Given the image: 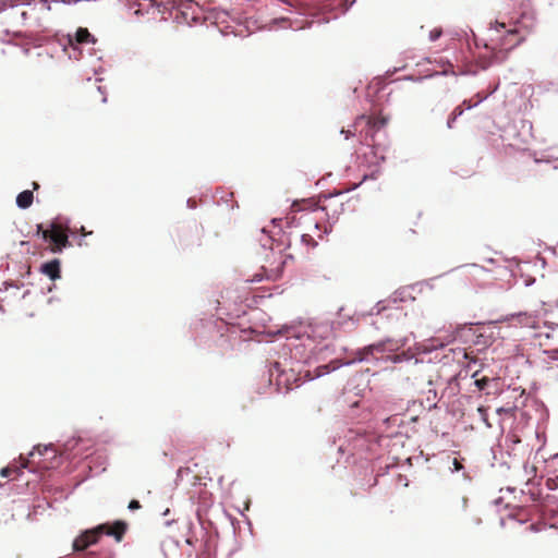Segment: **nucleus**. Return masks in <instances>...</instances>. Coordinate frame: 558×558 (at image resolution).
Returning <instances> with one entry per match:
<instances>
[{"mask_svg":"<svg viewBox=\"0 0 558 558\" xmlns=\"http://www.w3.org/2000/svg\"><path fill=\"white\" fill-rule=\"evenodd\" d=\"M126 530L128 523L120 520L113 522L112 524H99L94 529L86 530L81 533L73 542V550H85L90 545L96 544L104 534L112 536L118 543H120L123 539Z\"/></svg>","mask_w":558,"mask_h":558,"instance_id":"1","label":"nucleus"},{"mask_svg":"<svg viewBox=\"0 0 558 558\" xmlns=\"http://www.w3.org/2000/svg\"><path fill=\"white\" fill-rule=\"evenodd\" d=\"M388 120V117L383 114H362L355 119L353 123V132L351 130H342L341 133L345 134V138H349L351 135L359 133L361 143L369 146L373 150H375L377 149V145L375 144L374 140L375 134L387 125Z\"/></svg>","mask_w":558,"mask_h":558,"instance_id":"2","label":"nucleus"},{"mask_svg":"<svg viewBox=\"0 0 558 558\" xmlns=\"http://www.w3.org/2000/svg\"><path fill=\"white\" fill-rule=\"evenodd\" d=\"M460 375L459 365L454 363H444L436 369V377L429 378L428 384L435 386L445 385V391L449 396H456L460 391L458 377Z\"/></svg>","mask_w":558,"mask_h":558,"instance_id":"3","label":"nucleus"},{"mask_svg":"<svg viewBox=\"0 0 558 558\" xmlns=\"http://www.w3.org/2000/svg\"><path fill=\"white\" fill-rule=\"evenodd\" d=\"M401 348V344L393 339H386L376 343L369 344L357 351L360 361L385 360L389 353L397 352Z\"/></svg>","mask_w":558,"mask_h":558,"instance_id":"4","label":"nucleus"},{"mask_svg":"<svg viewBox=\"0 0 558 558\" xmlns=\"http://www.w3.org/2000/svg\"><path fill=\"white\" fill-rule=\"evenodd\" d=\"M43 239L49 242L48 248L53 254L61 253L63 248L71 245L68 228L58 222H51L47 230H43Z\"/></svg>","mask_w":558,"mask_h":558,"instance_id":"5","label":"nucleus"},{"mask_svg":"<svg viewBox=\"0 0 558 558\" xmlns=\"http://www.w3.org/2000/svg\"><path fill=\"white\" fill-rule=\"evenodd\" d=\"M470 333L474 335L472 326L464 325L457 328L456 331L448 333L444 339H430L428 343L422 344L421 348L423 352H429L432 350L444 348L445 345L456 341L459 338H468Z\"/></svg>","mask_w":558,"mask_h":558,"instance_id":"6","label":"nucleus"},{"mask_svg":"<svg viewBox=\"0 0 558 558\" xmlns=\"http://www.w3.org/2000/svg\"><path fill=\"white\" fill-rule=\"evenodd\" d=\"M496 28L506 29L507 36L504 39L501 46L509 50L520 45L524 37L521 35V31L518 27L519 21H510L509 23L496 21Z\"/></svg>","mask_w":558,"mask_h":558,"instance_id":"7","label":"nucleus"},{"mask_svg":"<svg viewBox=\"0 0 558 558\" xmlns=\"http://www.w3.org/2000/svg\"><path fill=\"white\" fill-rule=\"evenodd\" d=\"M342 193L324 195L319 198L318 207L330 218H337L343 213V202L339 199Z\"/></svg>","mask_w":558,"mask_h":558,"instance_id":"8","label":"nucleus"},{"mask_svg":"<svg viewBox=\"0 0 558 558\" xmlns=\"http://www.w3.org/2000/svg\"><path fill=\"white\" fill-rule=\"evenodd\" d=\"M486 97H487V95H483V94L478 93L471 99L464 100L462 102V105L456 107L454 110L452 111L451 116L448 119V122H447L448 128L451 129L453 126V122L456 121V119L463 113V111H464L463 107H466V109H471V108L477 106L478 104H481Z\"/></svg>","mask_w":558,"mask_h":558,"instance_id":"9","label":"nucleus"},{"mask_svg":"<svg viewBox=\"0 0 558 558\" xmlns=\"http://www.w3.org/2000/svg\"><path fill=\"white\" fill-rule=\"evenodd\" d=\"M510 322L512 326H520L533 329L538 328L541 324L539 317L537 315L530 313H519L512 315Z\"/></svg>","mask_w":558,"mask_h":558,"instance_id":"10","label":"nucleus"},{"mask_svg":"<svg viewBox=\"0 0 558 558\" xmlns=\"http://www.w3.org/2000/svg\"><path fill=\"white\" fill-rule=\"evenodd\" d=\"M40 271L53 281L59 279L61 277L60 260L54 258L48 263L43 264Z\"/></svg>","mask_w":558,"mask_h":558,"instance_id":"11","label":"nucleus"},{"mask_svg":"<svg viewBox=\"0 0 558 558\" xmlns=\"http://www.w3.org/2000/svg\"><path fill=\"white\" fill-rule=\"evenodd\" d=\"M280 277V272L274 269H266L262 267L260 271L256 272L251 279H246L247 282H260L264 279L277 280Z\"/></svg>","mask_w":558,"mask_h":558,"instance_id":"12","label":"nucleus"},{"mask_svg":"<svg viewBox=\"0 0 558 558\" xmlns=\"http://www.w3.org/2000/svg\"><path fill=\"white\" fill-rule=\"evenodd\" d=\"M323 239V233L320 232V226L316 222L314 225V232L313 233H304L302 234V242L305 243L308 247L314 248L317 245V241L315 239Z\"/></svg>","mask_w":558,"mask_h":558,"instance_id":"13","label":"nucleus"},{"mask_svg":"<svg viewBox=\"0 0 558 558\" xmlns=\"http://www.w3.org/2000/svg\"><path fill=\"white\" fill-rule=\"evenodd\" d=\"M33 192L29 190H25L17 195L16 205L22 209H26L33 204Z\"/></svg>","mask_w":558,"mask_h":558,"instance_id":"14","label":"nucleus"},{"mask_svg":"<svg viewBox=\"0 0 558 558\" xmlns=\"http://www.w3.org/2000/svg\"><path fill=\"white\" fill-rule=\"evenodd\" d=\"M75 40L78 44L95 43L94 37L87 28L80 27L75 33Z\"/></svg>","mask_w":558,"mask_h":558,"instance_id":"15","label":"nucleus"},{"mask_svg":"<svg viewBox=\"0 0 558 558\" xmlns=\"http://www.w3.org/2000/svg\"><path fill=\"white\" fill-rule=\"evenodd\" d=\"M413 359V355H411L409 352H401V353H389L386 355V361H391L392 363H401L404 361H410Z\"/></svg>","mask_w":558,"mask_h":558,"instance_id":"16","label":"nucleus"},{"mask_svg":"<svg viewBox=\"0 0 558 558\" xmlns=\"http://www.w3.org/2000/svg\"><path fill=\"white\" fill-rule=\"evenodd\" d=\"M469 506V498L466 496H461L457 499L456 505L453 506V511L456 512H465Z\"/></svg>","mask_w":558,"mask_h":558,"instance_id":"17","label":"nucleus"},{"mask_svg":"<svg viewBox=\"0 0 558 558\" xmlns=\"http://www.w3.org/2000/svg\"><path fill=\"white\" fill-rule=\"evenodd\" d=\"M556 335H558V327L557 328H551L550 332H538L536 333V337L541 338L543 336H545L546 338H554Z\"/></svg>","mask_w":558,"mask_h":558,"instance_id":"18","label":"nucleus"},{"mask_svg":"<svg viewBox=\"0 0 558 558\" xmlns=\"http://www.w3.org/2000/svg\"><path fill=\"white\" fill-rule=\"evenodd\" d=\"M489 383V379L487 377H483L481 379L475 380V385L480 390H483Z\"/></svg>","mask_w":558,"mask_h":558,"instance_id":"19","label":"nucleus"},{"mask_svg":"<svg viewBox=\"0 0 558 558\" xmlns=\"http://www.w3.org/2000/svg\"><path fill=\"white\" fill-rule=\"evenodd\" d=\"M13 472H19V469H13V468H11V466H7V468H3V469L1 470V472H0V473H1V476H3V477H8V476H10Z\"/></svg>","mask_w":558,"mask_h":558,"instance_id":"20","label":"nucleus"},{"mask_svg":"<svg viewBox=\"0 0 558 558\" xmlns=\"http://www.w3.org/2000/svg\"><path fill=\"white\" fill-rule=\"evenodd\" d=\"M477 411L480 412V414H481V416H482L483 421L486 423V425H487V426H490V424H489V423H488V421H487V410H486L484 407H480V408L477 409Z\"/></svg>","mask_w":558,"mask_h":558,"instance_id":"21","label":"nucleus"},{"mask_svg":"<svg viewBox=\"0 0 558 558\" xmlns=\"http://www.w3.org/2000/svg\"><path fill=\"white\" fill-rule=\"evenodd\" d=\"M130 510H137L141 508V504L138 500H131L130 504H129V507H128Z\"/></svg>","mask_w":558,"mask_h":558,"instance_id":"22","label":"nucleus"},{"mask_svg":"<svg viewBox=\"0 0 558 558\" xmlns=\"http://www.w3.org/2000/svg\"><path fill=\"white\" fill-rule=\"evenodd\" d=\"M329 372V366L328 365H323V366H319L318 367V376L324 374V373H328Z\"/></svg>","mask_w":558,"mask_h":558,"instance_id":"23","label":"nucleus"},{"mask_svg":"<svg viewBox=\"0 0 558 558\" xmlns=\"http://www.w3.org/2000/svg\"><path fill=\"white\" fill-rule=\"evenodd\" d=\"M453 466L456 471H460L463 468L462 463L457 459H453Z\"/></svg>","mask_w":558,"mask_h":558,"instance_id":"24","label":"nucleus"},{"mask_svg":"<svg viewBox=\"0 0 558 558\" xmlns=\"http://www.w3.org/2000/svg\"><path fill=\"white\" fill-rule=\"evenodd\" d=\"M547 352L551 359H558V348Z\"/></svg>","mask_w":558,"mask_h":558,"instance_id":"25","label":"nucleus"},{"mask_svg":"<svg viewBox=\"0 0 558 558\" xmlns=\"http://www.w3.org/2000/svg\"><path fill=\"white\" fill-rule=\"evenodd\" d=\"M43 230H45L44 226L41 223L37 225V234H40L43 236Z\"/></svg>","mask_w":558,"mask_h":558,"instance_id":"26","label":"nucleus"},{"mask_svg":"<svg viewBox=\"0 0 558 558\" xmlns=\"http://www.w3.org/2000/svg\"><path fill=\"white\" fill-rule=\"evenodd\" d=\"M439 36H440V32H437V33L432 32L430 33V37L433 40L437 39Z\"/></svg>","mask_w":558,"mask_h":558,"instance_id":"27","label":"nucleus"},{"mask_svg":"<svg viewBox=\"0 0 558 558\" xmlns=\"http://www.w3.org/2000/svg\"><path fill=\"white\" fill-rule=\"evenodd\" d=\"M33 189L34 190H38L39 189V184L37 182H33Z\"/></svg>","mask_w":558,"mask_h":558,"instance_id":"28","label":"nucleus"},{"mask_svg":"<svg viewBox=\"0 0 558 558\" xmlns=\"http://www.w3.org/2000/svg\"><path fill=\"white\" fill-rule=\"evenodd\" d=\"M27 463H28L27 461H24V462L22 463V468H27Z\"/></svg>","mask_w":558,"mask_h":558,"instance_id":"29","label":"nucleus"},{"mask_svg":"<svg viewBox=\"0 0 558 558\" xmlns=\"http://www.w3.org/2000/svg\"><path fill=\"white\" fill-rule=\"evenodd\" d=\"M81 231H82V233H83L84 235H86V234H87V233L85 232V228H84V227H82V228H81Z\"/></svg>","mask_w":558,"mask_h":558,"instance_id":"30","label":"nucleus"},{"mask_svg":"<svg viewBox=\"0 0 558 558\" xmlns=\"http://www.w3.org/2000/svg\"><path fill=\"white\" fill-rule=\"evenodd\" d=\"M36 450H37L40 454L43 453V451H41V449H40V446L36 447Z\"/></svg>","mask_w":558,"mask_h":558,"instance_id":"31","label":"nucleus"},{"mask_svg":"<svg viewBox=\"0 0 558 558\" xmlns=\"http://www.w3.org/2000/svg\"><path fill=\"white\" fill-rule=\"evenodd\" d=\"M379 161H385V156H384V155H381V156L379 157Z\"/></svg>","mask_w":558,"mask_h":558,"instance_id":"32","label":"nucleus"},{"mask_svg":"<svg viewBox=\"0 0 558 558\" xmlns=\"http://www.w3.org/2000/svg\"><path fill=\"white\" fill-rule=\"evenodd\" d=\"M502 411H506V410H505V409H502V408H499V409H498V412H502Z\"/></svg>","mask_w":558,"mask_h":558,"instance_id":"33","label":"nucleus"}]
</instances>
